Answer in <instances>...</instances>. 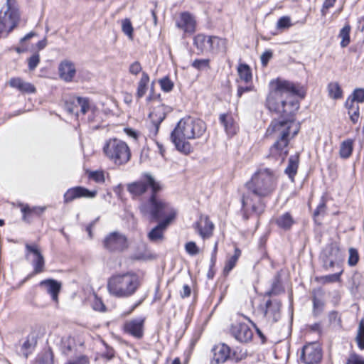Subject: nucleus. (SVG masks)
I'll list each match as a JSON object with an SVG mask.
<instances>
[{"instance_id": "obj_13", "label": "nucleus", "mask_w": 364, "mask_h": 364, "mask_svg": "<svg viewBox=\"0 0 364 364\" xmlns=\"http://www.w3.org/2000/svg\"><path fill=\"white\" fill-rule=\"evenodd\" d=\"M144 323L145 318L144 317L128 320L123 325V331L136 339H141L144 333Z\"/></svg>"}, {"instance_id": "obj_43", "label": "nucleus", "mask_w": 364, "mask_h": 364, "mask_svg": "<svg viewBox=\"0 0 364 364\" xmlns=\"http://www.w3.org/2000/svg\"><path fill=\"white\" fill-rule=\"evenodd\" d=\"M34 364H54L53 353L48 351L40 355Z\"/></svg>"}, {"instance_id": "obj_25", "label": "nucleus", "mask_w": 364, "mask_h": 364, "mask_svg": "<svg viewBox=\"0 0 364 364\" xmlns=\"http://www.w3.org/2000/svg\"><path fill=\"white\" fill-rule=\"evenodd\" d=\"M219 119L228 134L234 135L236 134L237 126L231 114H222L220 115Z\"/></svg>"}, {"instance_id": "obj_9", "label": "nucleus", "mask_w": 364, "mask_h": 364, "mask_svg": "<svg viewBox=\"0 0 364 364\" xmlns=\"http://www.w3.org/2000/svg\"><path fill=\"white\" fill-rule=\"evenodd\" d=\"M322 267L325 270H330L334 267L341 269V263L343 255L336 242H331L326 245L321 255Z\"/></svg>"}, {"instance_id": "obj_60", "label": "nucleus", "mask_w": 364, "mask_h": 364, "mask_svg": "<svg viewBox=\"0 0 364 364\" xmlns=\"http://www.w3.org/2000/svg\"><path fill=\"white\" fill-rule=\"evenodd\" d=\"M93 309L96 311H103L105 309V306L103 302L98 298L95 297L92 303Z\"/></svg>"}, {"instance_id": "obj_42", "label": "nucleus", "mask_w": 364, "mask_h": 364, "mask_svg": "<svg viewBox=\"0 0 364 364\" xmlns=\"http://www.w3.org/2000/svg\"><path fill=\"white\" fill-rule=\"evenodd\" d=\"M293 23H291V18L287 16H284L279 18L277 22L276 27L278 30H286L291 27Z\"/></svg>"}, {"instance_id": "obj_44", "label": "nucleus", "mask_w": 364, "mask_h": 364, "mask_svg": "<svg viewBox=\"0 0 364 364\" xmlns=\"http://www.w3.org/2000/svg\"><path fill=\"white\" fill-rule=\"evenodd\" d=\"M347 100H353L357 104L359 102H364V89L363 88H357L354 90L352 95L350 96Z\"/></svg>"}, {"instance_id": "obj_30", "label": "nucleus", "mask_w": 364, "mask_h": 364, "mask_svg": "<svg viewBox=\"0 0 364 364\" xmlns=\"http://www.w3.org/2000/svg\"><path fill=\"white\" fill-rule=\"evenodd\" d=\"M46 210V207L37 206L30 208L28 205L23 206L21 208L23 213V220L26 222H30V217L32 215H41Z\"/></svg>"}, {"instance_id": "obj_17", "label": "nucleus", "mask_w": 364, "mask_h": 364, "mask_svg": "<svg viewBox=\"0 0 364 364\" xmlns=\"http://www.w3.org/2000/svg\"><path fill=\"white\" fill-rule=\"evenodd\" d=\"M174 219H164L153 228L147 234V237L151 242L159 243L163 241L164 232L168 226Z\"/></svg>"}, {"instance_id": "obj_49", "label": "nucleus", "mask_w": 364, "mask_h": 364, "mask_svg": "<svg viewBox=\"0 0 364 364\" xmlns=\"http://www.w3.org/2000/svg\"><path fill=\"white\" fill-rule=\"evenodd\" d=\"M359 260V255L358 252L356 249L355 248H350L349 249V257L348 263L350 266L353 267L355 266Z\"/></svg>"}, {"instance_id": "obj_62", "label": "nucleus", "mask_w": 364, "mask_h": 364, "mask_svg": "<svg viewBox=\"0 0 364 364\" xmlns=\"http://www.w3.org/2000/svg\"><path fill=\"white\" fill-rule=\"evenodd\" d=\"M73 346L70 343V340L68 339L65 341H63V346L62 348V351L64 354L68 355L70 351H72Z\"/></svg>"}, {"instance_id": "obj_64", "label": "nucleus", "mask_w": 364, "mask_h": 364, "mask_svg": "<svg viewBox=\"0 0 364 364\" xmlns=\"http://www.w3.org/2000/svg\"><path fill=\"white\" fill-rule=\"evenodd\" d=\"M37 34L33 32V31H31L30 33H28V34H26L24 37H23L22 38H21L20 40V43L21 44H23L25 41L31 39V38L34 37V36H36Z\"/></svg>"}, {"instance_id": "obj_4", "label": "nucleus", "mask_w": 364, "mask_h": 364, "mask_svg": "<svg viewBox=\"0 0 364 364\" xmlns=\"http://www.w3.org/2000/svg\"><path fill=\"white\" fill-rule=\"evenodd\" d=\"M140 286L139 276L132 272L113 275L107 282L109 293L117 298H128L133 296Z\"/></svg>"}, {"instance_id": "obj_21", "label": "nucleus", "mask_w": 364, "mask_h": 364, "mask_svg": "<svg viewBox=\"0 0 364 364\" xmlns=\"http://www.w3.org/2000/svg\"><path fill=\"white\" fill-rule=\"evenodd\" d=\"M58 70L60 78L65 82L72 81L76 73L74 63L67 60L60 63Z\"/></svg>"}, {"instance_id": "obj_51", "label": "nucleus", "mask_w": 364, "mask_h": 364, "mask_svg": "<svg viewBox=\"0 0 364 364\" xmlns=\"http://www.w3.org/2000/svg\"><path fill=\"white\" fill-rule=\"evenodd\" d=\"M185 250L190 255H196L199 253V248L195 242H188L185 245Z\"/></svg>"}, {"instance_id": "obj_57", "label": "nucleus", "mask_w": 364, "mask_h": 364, "mask_svg": "<svg viewBox=\"0 0 364 364\" xmlns=\"http://www.w3.org/2000/svg\"><path fill=\"white\" fill-rule=\"evenodd\" d=\"M142 70L141 65L139 62L135 61L132 63L129 68V71L131 74L136 75H138Z\"/></svg>"}, {"instance_id": "obj_28", "label": "nucleus", "mask_w": 364, "mask_h": 364, "mask_svg": "<svg viewBox=\"0 0 364 364\" xmlns=\"http://www.w3.org/2000/svg\"><path fill=\"white\" fill-rule=\"evenodd\" d=\"M37 341L33 333L29 334L23 343L21 344L19 353L24 357L27 358L31 351L34 349Z\"/></svg>"}, {"instance_id": "obj_63", "label": "nucleus", "mask_w": 364, "mask_h": 364, "mask_svg": "<svg viewBox=\"0 0 364 364\" xmlns=\"http://www.w3.org/2000/svg\"><path fill=\"white\" fill-rule=\"evenodd\" d=\"M191 290L188 284L183 286V290L181 291V296L182 298L188 297L191 295Z\"/></svg>"}, {"instance_id": "obj_15", "label": "nucleus", "mask_w": 364, "mask_h": 364, "mask_svg": "<svg viewBox=\"0 0 364 364\" xmlns=\"http://www.w3.org/2000/svg\"><path fill=\"white\" fill-rule=\"evenodd\" d=\"M97 191L95 190L90 191L82 186H75L68 189L65 193L63 196L64 203H68L81 198H93L97 196Z\"/></svg>"}, {"instance_id": "obj_53", "label": "nucleus", "mask_w": 364, "mask_h": 364, "mask_svg": "<svg viewBox=\"0 0 364 364\" xmlns=\"http://www.w3.org/2000/svg\"><path fill=\"white\" fill-rule=\"evenodd\" d=\"M328 319L331 323L340 326L341 325V317L338 312L332 311L328 314Z\"/></svg>"}, {"instance_id": "obj_52", "label": "nucleus", "mask_w": 364, "mask_h": 364, "mask_svg": "<svg viewBox=\"0 0 364 364\" xmlns=\"http://www.w3.org/2000/svg\"><path fill=\"white\" fill-rule=\"evenodd\" d=\"M40 63V55L35 53L28 59V65L30 70H35Z\"/></svg>"}, {"instance_id": "obj_45", "label": "nucleus", "mask_w": 364, "mask_h": 364, "mask_svg": "<svg viewBox=\"0 0 364 364\" xmlns=\"http://www.w3.org/2000/svg\"><path fill=\"white\" fill-rule=\"evenodd\" d=\"M122 30L130 39L133 38V27L129 19L125 18L122 21Z\"/></svg>"}, {"instance_id": "obj_37", "label": "nucleus", "mask_w": 364, "mask_h": 364, "mask_svg": "<svg viewBox=\"0 0 364 364\" xmlns=\"http://www.w3.org/2000/svg\"><path fill=\"white\" fill-rule=\"evenodd\" d=\"M351 27L349 23H346L345 26L341 29L338 37L341 38V46L342 48L347 47L350 42V33Z\"/></svg>"}, {"instance_id": "obj_41", "label": "nucleus", "mask_w": 364, "mask_h": 364, "mask_svg": "<svg viewBox=\"0 0 364 364\" xmlns=\"http://www.w3.org/2000/svg\"><path fill=\"white\" fill-rule=\"evenodd\" d=\"M355 340H356L358 348L360 350H363L364 349V319H362L359 323Z\"/></svg>"}, {"instance_id": "obj_54", "label": "nucleus", "mask_w": 364, "mask_h": 364, "mask_svg": "<svg viewBox=\"0 0 364 364\" xmlns=\"http://www.w3.org/2000/svg\"><path fill=\"white\" fill-rule=\"evenodd\" d=\"M336 1V0H325L324 1L322 8H321V13L323 16H326V14H328V9L334 6Z\"/></svg>"}, {"instance_id": "obj_38", "label": "nucleus", "mask_w": 364, "mask_h": 364, "mask_svg": "<svg viewBox=\"0 0 364 364\" xmlns=\"http://www.w3.org/2000/svg\"><path fill=\"white\" fill-rule=\"evenodd\" d=\"M353 151V141L347 139L342 142L340 147V156L343 159L348 158Z\"/></svg>"}, {"instance_id": "obj_29", "label": "nucleus", "mask_w": 364, "mask_h": 364, "mask_svg": "<svg viewBox=\"0 0 364 364\" xmlns=\"http://www.w3.org/2000/svg\"><path fill=\"white\" fill-rule=\"evenodd\" d=\"M299 156L298 154L291 156L288 160V166L285 168L284 172L288 175L289 178L294 181L299 167Z\"/></svg>"}, {"instance_id": "obj_47", "label": "nucleus", "mask_w": 364, "mask_h": 364, "mask_svg": "<svg viewBox=\"0 0 364 364\" xmlns=\"http://www.w3.org/2000/svg\"><path fill=\"white\" fill-rule=\"evenodd\" d=\"M90 179L93 180L96 183H102L105 182V174L103 171H91L88 174Z\"/></svg>"}, {"instance_id": "obj_7", "label": "nucleus", "mask_w": 364, "mask_h": 364, "mask_svg": "<svg viewBox=\"0 0 364 364\" xmlns=\"http://www.w3.org/2000/svg\"><path fill=\"white\" fill-rule=\"evenodd\" d=\"M146 101L150 104L151 109L149 114V117L152 124L151 132L156 135L159 131L161 123L166 118V114L172 111V108L161 103L160 95H156L153 92H151L147 97Z\"/></svg>"}, {"instance_id": "obj_18", "label": "nucleus", "mask_w": 364, "mask_h": 364, "mask_svg": "<svg viewBox=\"0 0 364 364\" xmlns=\"http://www.w3.org/2000/svg\"><path fill=\"white\" fill-rule=\"evenodd\" d=\"M176 24L178 28L182 29L185 33H193L196 31V20L188 12L181 13Z\"/></svg>"}, {"instance_id": "obj_14", "label": "nucleus", "mask_w": 364, "mask_h": 364, "mask_svg": "<svg viewBox=\"0 0 364 364\" xmlns=\"http://www.w3.org/2000/svg\"><path fill=\"white\" fill-rule=\"evenodd\" d=\"M215 225L207 215H201L199 219L193 224V228L195 230L203 240H206L212 237Z\"/></svg>"}, {"instance_id": "obj_40", "label": "nucleus", "mask_w": 364, "mask_h": 364, "mask_svg": "<svg viewBox=\"0 0 364 364\" xmlns=\"http://www.w3.org/2000/svg\"><path fill=\"white\" fill-rule=\"evenodd\" d=\"M342 273L343 269H341L340 272L338 273L320 277L317 280L323 284L338 282L341 280Z\"/></svg>"}, {"instance_id": "obj_32", "label": "nucleus", "mask_w": 364, "mask_h": 364, "mask_svg": "<svg viewBox=\"0 0 364 364\" xmlns=\"http://www.w3.org/2000/svg\"><path fill=\"white\" fill-rule=\"evenodd\" d=\"M237 73L241 81H243L245 83L252 82V71L248 65L245 63L240 64L237 67Z\"/></svg>"}, {"instance_id": "obj_6", "label": "nucleus", "mask_w": 364, "mask_h": 364, "mask_svg": "<svg viewBox=\"0 0 364 364\" xmlns=\"http://www.w3.org/2000/svg\"><path fill=\"white\" fill-rule=\"evenodd\" d=\"M102 151L105 157L117 166H125L132 158L129 145L124 141L117 137L105 140Z\"/></svg>"}, {"instance_id": "obj_2", "label": "nucleus", "mask_w": 364, "mask_h": 364, "mask_svg": "<svg viewBox=\"0 0 364 364\" xmlns=\"http://www.w3.org/2000/svg\"><path fill=\"white\" fill-rule=\"evenodd\" d=\"M276 169L259 168L245 184L246 191L242 194V205L244 217L248 219L252 214L260 215L264 210L263 198L269 197L277 186Z\"/></svg>"}, {"instance_id": "obj_58", "label": "nucleus", "mask_w": 364, "mask_h": 364, "mask_svg": "<svg viewBox=\"0 0 364 364\" xmlns=\"http://www.w3.org/2000/svg\"><path fill=\"white\" fill-rule=\"evenodd\" d=\"M347 364H364V358L358 355H352L348 359Z\"/></svg>"}, {"instance_id": "obj_22", "label": "nucleus", "mask_w": 364, "mask_h": 364, "mask_svg": "<svg viewBox=\"0 0 364 364\" xmlns=\"http://www.w3.org/2000/svg\"><path fill=\"white\" fill-rule=\"evenodd\" d=\"M27 250L34 255V259L32 262L33 267V273L39 274L44 271L45 260L42 254L36 246L26 245Z\"/></svg>"}, {"instance_id": "obj_12", "label": "nucleus", "mask_w": 364, "mask_h": 364, "mask_svg": "<svg viewBox=\"0 0 364 364\" xmlns=\"http://www.w3.org/2000/svg\"><path fill=\"white\" fill-rule=\"evenodd\" d=\"M230 334L239 342L247 343L253 336V331L250 326L245 322L236 321L230 328Z\"/></svg>"}, {"instance_id": "obj_27", "label": "nucleus", "mask_w": 364, "mask_h": 364, "mask_svg": "<svg viewBox=\"0 0 364 364\" xmlns=\"http://www.w3.org/2000/svg\"><path fill=\"white\" fill-rule=\"evenodd\" d=\"M210 37L202 33H199L194 37L193 44L201 53L210 52Z\"/></svg>"}, {"instance_id": "obj_10", "label": "nucleus", "mask_w": 364, "mask_h": 364, "mask_svg": "<svg viewBox=\"0 0 364 364\" xmlns=\"http://www.w3.org/2000/svg\"><path fill=\"white\" fill-rule=\"evenodd\" d=\"M105 248L109 251H123L127 245L126 236L119 232H112L107 235L103 241Z\"/></svg>"}, {"instance_id": "obj_16", "label": "nucleus", "mask_w": 364, "mask_h": 364, "mask_svg": "<svg viewBox=\"0 0 364 364\" xmlns=\"http://www.w3.org/2000/svg\"><path fill=\"white\" fill-rule=\"evenodd\" d=\"M12 0H6L7 10L4 12V16L0 18L2 23H4L5 27L7 28V33H10L18 24L19 21L18 11L12 7Z\"/></svg>"}, {"instance_id": "obj_11", "label": "nucleus", "mask_w": 364, "mask_h": 364, "mask_svg": "<svg viewBox=\"0 0 364 364\" xmlns=\"http://www.w3.org/2000/svg\"><path fill=\"white\" fill-rule=\"evenodd\" d=\"M322 358L321 348L318 343H311L304 346L301 350V360L305 364H316Z\"/></svg>"}, {"instance_id": "obj_61", "label": "nucleus", "mask_w": 364, "mask_h": 364, "mask_svg": "<svg viewBox=\"0 0 364 364\" xmlns=\"http://www.w3.org/2000/svg\"><path fill=\"white\" fill-rule=\"evenodd\" d=\"M253 90H254V86H252V85H247L245 87L239 85L237 87V97L240 98L242 97V95L244 92H250V91H252Z\"/></svg>"}, {"instance_id": "obj_59", "label": "nucleus", "mask_w": 364, "mask_h": 364, "mask_svg": "<svg viewBox=\"0 0 364 364\" xmlns=\"http://www.w3.org/2000/svg\"><path fill=\"white\" fill-rule=\"evenodd\" d=\"M89 358L86 355H80L75 360L68 362L67 364H89Z\"/></svg>"}, {"instance_id": "obj_23", "label": "nucleus", "mask_w": 364, "mask_h": 364, "mask_svg": "<svg viewBox=\"0 0 364 364\" xmlns=\"http://www.w3.org/2000/svg\"><path fill=\"white\" fill-rule=\"evenodd\" d=\"M9 85L10 87L15 88L23 93H34L36 92L35 86L28 82L24 81L21 77H12L9 81Z\"/></svg>"}, {"instance_id": "obj_56", "label": "nucleus", "mask_w": 364, "mask_h": 364, "mask_svg": "<svg viewBox=\"0 0 364 364\" xmlns=\"http://www.w3.org/2000/svg\"><path fill=\"white\" fill-rule=\"evenodd\" d=\"M273 56V53L271 50H266L261 55V63L263 66H267L269 61Z\"/></svg>"}, {"instance_id": "obj_46", "label": "nucleus", "mask_w": 364, "mask_h": 364, "mask_svg": "<svg viewBox=\"0 0 364 364\" xmlns=\"http://www.w3.org/2000/svg\"><path fill=\"white\" fill-rule=\"evenodd\" d=\"M76 107L78 106L80 108L82 114H85L90 107V103L87 98L78 97L76 99Z\"/></svg>"}, {"instance_id": "obj_5", "label": "nucleus", "mask_w": 364, "mask_h": 364, "mask_svg": "<svg viewBox=\"0 0 364 364\" xmlns=\"http://www.w3.org/2000/svg\"><path fill=\"white\" fill-rule=\"evenodd\" d=\"M139 210L144 217L151 220L175 219L176 210L166 201L156 197V194H150L149 198L141 202Z\"/></svg>"}, {"instance_id": "obj_26", "label": "nucleus", "mask_w": 364, "mask_h": 364, "mask_svg": "<svg viewBox=\"0 0 364 364\" xmlns=\"http://www.w3.org/2000/svg\"><path fill=\"white\" fill-rule=\"evenodd\" d=\"M313 314L318 316L323 310L325 303L323 300V292L321 290H314L312 292Z\"/></svg>"}, {"instance_id": "obj_20", "label": "nucleus", "mask_w": 364, "mask_h": 364, "mask_svg": "<svg viewBox=\"0 0 364 364\" xmlns=\"http://www.w3.org/2000/svg\"><path fill=\"white\" fill-rule=\"evenodd\" d=\"M213 358L212 362L215 364L225 363L230 355V348L224 343L218 344L212 349Z\"/></svg>"}, {"instance_id": "obj_35", "label": "nucleus", "mask_w": 364, "mask_h": 364, "mask_svg": "<svg viewBox=\"0 0 364 364\" xmlns=\"http://www.w3.org/2000/svg\"><path fill=\"white\" fill-rule=\"evenodd\" d=\"M149 82V77L147 73H142L140 80L138 82V87L136 90V97L140 99L146 94L147 90V86Z\"/></svg>"}, {"instance_id": "obj_55", "label": "nucleus", "mask_w": 364, "mask_h": 364, "mask_svg": "<svg viewBox=\"0 0 364 364\" xmlns=\"http://www.w3.org/2000/svg\"><path fill=\"white\" fill-rule=\"evenodd\" d=\"M326 210V205L324 200H321L320 203L318 205L314 213V217L316 218L320 215H324Z\"/></svg>"}, {"instance_id": "obj_33", "label": "nucleus", "mask_w": 364, "mask_h": 364, "mask_svg": "<svg viewBox=\"0 0 364 364\" xmlns=\"http://www.w3.org/2000/svg\"><path fill=\"white\" fill-rule=\"evenodd\" d=\"M294 221L289 213H285L276 219L277 225L284 230H289Z\"/></svg>"}, {"instance_id": "obj_19", "label": "nucleus", "mask_w": 364, "mask_h": 364, "mask_svg": "<svg viewBox=\"0 0 364 364\" xmlns=\"http://www.w3.org/2000/svg\"><path fill=\"white\" fill-rule=\"evenodd\" d=\"M281 304L277 301L268 300L266 302L264 309H262L264 316L269 321L276 322L280 317Z\"/></svg>"}, {"instance_id": "obj_50", "label": "nucleus", "mask_w": 364, "mask_h": 364, "mask_svg": "<svg viewBox=\"0 0 364 364\" xmlns=\"http://www.w3.org/2000/svg\"><path fill=\"white\" fill-rule=\"evenodd\" d=\"M209 63L208 59H196L193 62L192 66L198 70H203L209 68Z\"/></svg>"}, {"instance_id": "obj_36", "label": "nucleus", "mask_w": 364, "mask_h": 364, "mask_svg": "<svg viewBox=\"0 0 364 364\" xmlns=\"http://www.w3.org/2000/svg\"><path fill=\"white\" fill-rule=\"evenodd\" d=\"M226 40L217 36L210 37V52H216L219 50H225L226 48Z\"/></svg>"}, {"instance_id": "obj_24", "label": "nucleus", "mask_w": 364, "mask_h": 364, "mask_svg": "<svg viewBox=\"0 0 364 364\" xmlns=\"http://www.w3.org/2000/svg\"><path fill=\"white\" fill-rule=\"evenodd\" d=\"M39 286L46 289L47 292L51 295L53 301H58V294L61 288L60 282L53 279H48L41 281Z\"/></svg>"}, {"instance_id": "obj_34", "label": "nucleus", "mask_w": 364, "mask_h": 364, "mask_svg": "<svg viewBox=\"0 0 364 364\" xmlns=\"http://www.w3.org/2000/svg\"><path fill=\"white\" fill-rule=\"evenodd\" d=\"M346 107L348 109L350 120L355 124L359 119V106L353 100H346Z\"/></svg>"}, {"instance_id": "obj_3", "label": "nucleus", "mask_w": 364, "mask_h": 364, "mask_svg": "<svg viewBox=\"0 0 364 364\" xmlns=\"http://www.w3.org/2000/svg\"><path fill=\"white\" fill-rule=\"evenodd\" d=\"M205 130L206 125L203 120L186 117L181 119L171 132V139L178 151L188 154L193 151L188 140L200 138Z\"/></svg>"}, {"instance_id": "obj_39", "label": "nucleus", "mask_w": 364, "mask_h": 364, "mask_svg": "<svg viewBox=\"0 0 364 364\" xmlns=\"http://www.w3.org/2000/svg\"><path fill=\"white\" fill-rule=\"evenodd\" d=\"M328 92L330 97L333 99H339L342 97V90L336 82H332L328 85Z\"/></svg>"}, {"instance_id": "obj_8", "label": "nucleus", "mask_w": 364, "mask_h": 364, "mask_svg": "<svg viewBox=\"0 0 364 364\" xmlns=\"http://www.w3.org/2000/svg\"><path fill=\"white\" fill-rule=\"evenodd\" d=\"M149 189L150 194H156L161 189L160 183L149 173L144 174L139 180L127 186V190L133 198L142 197Z\"/></svg>"}, {"instance_id": "obj_1", "label": "nucleus", "mask_w": 364, "mask_h": 364, "mask_svg": "<svg viewBox=\"0 0 364 364\" xmlns=\"http://www.w3.org/2000/svg\"><path fill=\"white\" fill-rule=\"evenodd\" d=\"M272 88L267 95L266 107L287 119H273L267 129V135L275 139L269 149V157L280 166L287 157L288 144L299 132L300 124L293 119L299 108L298 96L303 97L298 85L287 80H277L272 82Z\"/></svg>"}, {"instance_id": "obj_31", "label": "nucleus", "mask_w": 364, "mask_h": 364, "mask_svg": "<svg viewBox=\"0 0 364 364\" xmlns=\"http://www.w3.org/2000/svg\"><path fill=\"white\" fill-rule=\"evenodd\" d=\"M241 255V251L240 249L236 247L234 251L233 255L228 257L225 264L223 269L225 274H229V272L235 267Z\"/></svg>"}, {"instance_id": "obj_48", "label": "nucleus", "mask_w": 364, "mask_h": 364, "mask_svg": "<svg viewBox=\"0 0 364 364\" xmlns=\"http://www.w3.org/2000/svg\"><path fill=\"white\" fill-rule=\"evenodd\" d=\"M161 88L164 92H170L173 87V82L168 77H164L159 80Z\"/></svg>"}]
</instances>
